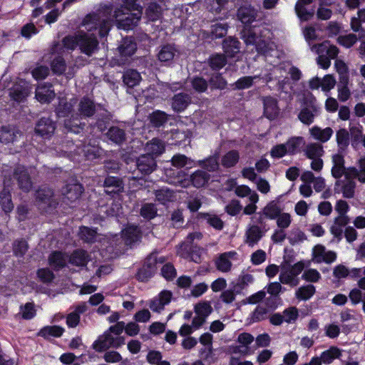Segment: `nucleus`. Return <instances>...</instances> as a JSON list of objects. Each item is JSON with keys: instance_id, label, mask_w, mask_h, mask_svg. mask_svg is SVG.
<instances>
[{"instance_id": "dca6fc26", "label": "nucleus", "mask_w": 365, "mask_h": 365, "mask_svg": "<svg viewBox=\"0 0 365 365\" xmlns=\"http://www.w3.org/2000/svg\"><path fill=\"white\" fill-rule=\"evenodd\" d=\"M281 212L282 209L279 203L275 200L270 201L259 213V222H262L264 219L275 220Z\"/></svg>"}, {"instance_id": "2eb2a0df", "label": "nucleus", "mask_w": 365, "mask_h": 365, "mask_svg": "<svg viewBox=\"0 0 365 365\" xmlns=\"http://www.w3.org/2000/svg\"><path fill=\"white\" fill-rule=\"evenodd\" d=\"M237 254L235 251L220 254L215 260L217 269L221 272H229L232 269V261L236 259Z\"/></svg>"}, {"instance_id": "4d7b16f0", "label": "nucleus", "mask_w": 365, "mask_h": 365, "mask_svg": "<svg viewBox=\"0 0 365 365\" xmlns=\"http://www.w3.org/2000/svg\"><path fill=\"white\" fill-rule=\"evenodd\" d=\"M336 143L340 150H345L349 144V133L346 129H340L336 134Z\"/></svg>"}, {"instance_id": "6e6d98bb", "label": "nucleus", "mask_w": 365, "mask_h": 365, "mask_svg": "<svg viewBox=\"0 0 365 365\" xmlns=\"http://www.w3.org/2000/svg\"><path fill=\"white\" fill-rule=\"evenodd\" d=\"M362 274L364 277H361L358 280L357 284L361 289L365 290V267L362 268H352L349 269L348 277L352 279L359 278Z\"/></svg>"}, {"instance_id": "de8ad7c7", "label": "nucleus", "mask_w": 365, "mask_h": 365, "mask_svg": "<svg viewBox=\"0 0 365 365\" xmlns=\"http://www.w3.org/2000/svg\"><path fill=\"white\" fill-rule=\"evenodd\" d=\"M305 155L309 159L321 158L324 154L323 146L319 143H310L307 145Z\"/></svg>"}, {"instance_id": "4c0bfd02", "label": "nucleus", "mask_w": 365, "mask_h": 365, "mask_svg": "<svg viewBox=\"0 0 365 365\" xmlns=\"http://www.w3.org/2000/svg\"><path fill=\"white\" fill-rule=\"evenodd\" d=\"M279 281L284 284L289 285L290 287H296L299 282L298 277L293 275L291 270L287 267H283L279 277Z\"/></svg>"}, {"instance_id": "b1692460", "label": "nucleus", "mask_w": 365, "mask_h": 365, "mask_svg": "<svg viewBox=\"0 0 365 365\" xmlns=\"http://www.w3.org/2000/svg\"><path fill=\"white\" fill-rule=\"evenodd\" d=\"M309 133L314 140L321 143H326L331 138L334 131L330 127L322 128L319 126L314 125L309 129Z\"/></svg>"}, {"instance_id": "2f4dec72", "label": "nucleus", "mask_w": 365, "mask_h": 365, "mask_svg": "<svg viewBox=\"0 0 365 365\" xmlns=\"http://www.w3.org/2000/svg\"><path fill=\"white\" fill-rule=\"evenodd\" d=\"M21 133L13 126H2L0 130V141L4 143H13Z\"/></svg>"}, {"instance_id": "f257e3e1", "label": "nucleus", "mask_w": 365, "mask_h": 365, "mask_svg": "<svg viewBox=\"0 0 365 365\" xmlns=\"http://www.w3.org/2000/svg\"><path fill=\"white\" fill-rule=\"evenodd\" d=\"M98 41L93 34H86L80 30L73 36H68L63 38L62 46L55 45L53 48L54 53H62L64 50L73 51L77 46L81 51L87 56H91L98 50Z\"/></svg>"}, {"instance_id": "4be33fe9", "label": "nucleus", "mask_w": 365, "mask_h": 365, "mask_svg": "<svg viewBox=\"0 0 365 365\" xmlns=\"http://www.w3.org/2000/svg\"><path fill=\"white\" fill-rule=\"evenodd\" d=\"M140 237V232L137 226L128 225L122 230V238L127 245H132L138 242Z\"/></svg>"}, {"instance_id": "a878e982", "label": "nucleus", "mask_w": 365, "mask_h": 365, "mask_svg": "<svg viewBox=\"0 0 365 365\" xmlns=\"http://www.w3.org/2000/svg\"><path fill=\"white\" fill-rule=\"evenodd\" d=\"M83 187L79 183H72L67 185L62 190V194L68 201L75 202L78 200L83 192Z\"/></svg>"}, {"instance_id": "473e14b6", "label": "nucleus", "mask_w": 365, "mask_h": 365, "mask_svg": "<svg viewBox=\"0 0 365 365\" xmlns=\"http://www.w3.org/2000/svg\"><path fill=\"white\" fill-rule=\"evenodd\" d=\"M145 151L147 154L151 157L158 156L165 151V144L158 138H153L151 141L146 143Z\"/></svg>"}, {"instance_id": "e433bc0d", "label": "nucleus", "mask_w": 365, "mask_h": 365, "mask_svg": "<svg viewBox=\"0 0 365 365\" xmlns=\"http://www.w3.org/2000/svg\"><path fill=\"white\" fill-rule=\"evenodd\" d=\"M29 90L28 86L24 85L16 84L10 89V96L17 102L23 101L29 95Z\"/></svg>"}, {"instance_id": "ea45409f", "label": "nucleus", "mask_w": 365, "mask_h": 365, "mask_svg": "<svg viewBox=\"0 0 365 365\" xmlns=\"http://www.w3.org/2000/svg\"><path fill=\"white\" fill-rule=\"evenodd\" d=\"M237 17L242 23L249 24L255 19L256 11L250 6H242L238 9Z\"/></svg>"}, {"instance_id": "423d86ee", "label": "nucleus", "mask_w": 365, "mask_h": 365, "mask_svg": "<svg viewBox=\"0 0 365 365\" xmlns=\"http://www.w3.org/2000/svg\"><path fill=\"white\" fill-rule=\"evenodd\" d=\"M141 11H125L122 6L115 7L112 16L116 21L118 29L123 30H131L135 27L142 16Z\"/></svg>"}, {"instance_id": "bb28decb", "label": "nucleus", "mask_w": 365, "mask_h": 365, "mask_svg": "<svg viewBox=\"0 0 365 365\" xmlns=\"http://www.w3.org/2000/svg\"><path fill=\"white\" fill-rule=\"evenodd\" d=\"M90 259L91 257L83 250H76L69 255V263L76 267H85Z\"/></svg>"}, {"instance_id": "09e8293b", "label": "nucleus", "mask_w": 365, "mask_h": 365, "mask_svg": "<svg viewBox=\"0 0 365 365\" xmlns=\"http://www.w3.org/2000/svg\"><path fill=\"white\" fill-rule=\"evenodd\" d=\"M305 142L302 137H294L290 138L285 144L288 154H294L298 153Z\"/></svg>"}, {"instance_id": "20e7f679", "label": "nucleus", "mask_w": 365, "mask_h": 365, "mask_svg": "<svg viewBox=\"0 0 365 365\" xmlns=\"http://www.w3.org/2000/svg\"><path fill=\"white\" fill-rule=\"evenodd\" d=\"M201 238L200 232H195L189 234L185 241L178 246L177 255L185 259H190L196 263L201 262L202 255L205 250L199 247L192 245L195 240H200Z\"/></svg>"}, {"instance_id": "aec40b11", "label": "nucleus", "mask_w": 365, "mask_h": 365, "mask_svg": "<svg viewBox=\"0 0 365 365\" xmlns=\"http://www.w3.org/2000/svg\"><path fill=\"white\" fill-rule=\"evenodd\" d=\"M357 166L348 168L346 176L356 178L360 182L365 183V155L358 160Z\"/></svg>"}, {"instance_id": "603ef678", "label": "nucleus", "mask_w": 365, "mask_h": 365, "mask_svg": "<svg viewBox=\"0 0 365 365\" xmlns=\"http://www.w3.org/2000/svg\"><path fill=\"white\" fill-rule=\"evenodd\" d=\"M108 138L116 144L122 143L125 139V133L118 127H111L107 133Z\"/></svg>"}, {"instance_id": "72a5a7b5", "label": "nucleus", "mask_w": 365, "mask_h": 365, "mask_svg": "<svg viewBox=\"0 0 365 365\" xmlns=\"http://www.w3.org/2000/svg\"><path fill=\"white\" fill-rule=\"evenodd\" d=\"M106 192L108 194L119 193L123 190L122 181L116 177H108L104 181Z\"/></svg>"}, {"instance_id": "a211bd4d", "label": "nucleus", "mask_w": 365, "mask_h": 365, "mask_svg": "<svg viewBox=\"0 0 365 365\" xmlns=\"http://www.w3.org/2000/svg\"><path fill=\"white\" fill-rule=\"evenodd\" d=\"M264 235L261 227L258 225H249L245 231V242L250 247H253L257 244Z\"/></svg>"}, {"instance_id": "5fc2aeb1", "label": "nucleus", "mask_w": 365, "mask_h": 365, "mask_svg": "<svg viewBox=\"0 0 365 365\" xmlns=\"http://www.w3.org/2000/svg\"><path fill=\"white\" fill-rule=\"evenodd\" d=\"M200 215L207 224L215 229L220 230L223 228L224 223L217 215L210 213H201Z\"/></svg>"}, {"instance_id": "c756f323", "label": "nucleus", "mask_w": 365, "mask_h": 365, "mask_svg": "<svg viewBox=\"0 0 365 365\" xmlns=\"http://www.w3.org/2000/svg\"><path fill=\"white\" fill-rule=\"evenodd\" d=\"M332 176L335 178H340L343 175L346 176L347 169L344 167V157L341 155L335 154L332 157Z\"/></svg>"}, {"instance_id": "f3484780", "label": "nucleus", "mask_w": 365, "mask_h": 365, "mask_svg": "<svg viewBox=\"0 0 365 365\" xmlns=\"http://www.w3.org/2000/svg\"><path fill=\"white\" fill-rule=\"evenodd\" d=\"M178 56L179 51L173 44L162 46L158 53V60L165 63H170Z\"/></svg>"}, {"instance_id": "c03bdc74", "label": "nucleus", "mask_w": 365, "mask_h": 365, "mask_svg": "<svg viewBox=\"0 0 365 365\" xmlns=\"http://www.w3.org/2000/svg\"><path fill=\"white\" fill-rule=\"evenodd\" d=\"M240 42L234 38L229 37L223 41V49L229 56H234L240 51Z\"/></svg>"}, {"instance_id": "1a4fd4ad", "label": "nucleus", "mask_w": 365, "mask_h": 365, "mask_svg": "<svg viewBox=\"0 0 365 365\" xmlns=\"http://www.w3.org/2000/svg\"><path fill=\"white\" fill-rule=\"evenodd\" d=\"M194 312L195 316L192 319L193 326L195 327V329H199L212 312V307L210 302H199L195 305Z\"/></svg>"}, {"instance_id": "5701e85b", "label": "nucleus", "mask_w": 365, "mask_h": 365, "mask_svg": "<svg viewBox=\"0 0 365 365\" xmlns=\"http://www.w3.org/2000/svg\"><path fill=\"white\" fill-rule=\"evenodd\" d=\"M54 130V123L49 118H42L36 126V133L45 138H49Z\"/></svg>"}, {"instance_id": "a18cd8bd", "label": "nucleus", "mask_w": 365, "mask_h": 365, "mask_svg": "<svg viewBox=\"0 0 365 365\" xmlns=\"http://www.w3.org/2000/svg\"><path fill=\"white\" fill-rule=\"evenodd\" d=\"M240 153L237 150H232L226 153L221 159V163L225 168H232L239 161Z\"/></svg>"}, {"instance_id": "cd10ccee", "label": "nucleus", "mask_w": 365, "mask_h": 365, "mask_svg": "<svg viewBox=\"0 0 365 365\" xmlns=\"http://www.w3.org/2000/svg\"><path fill=\"white\" fill-rule=\"evenodd\" d=\"M263 103L265 116L270 120L274 119L279 114L277 100L271 96H267L264 98Z\"/></svg>"}, {"instance_id": "864d4df0", "label": "nucleus", "mask_w": 365, "mask_h": 365, "mask_svg": "<svg viewBox=\"0 0 365 365\" xmlns=\"http://www.w3.org/2000/svg\"><path fill=\"white\" fill-rule=\"evenodd\" d=\"M282 70H288V73L290 75L291 78L293 81H299L302 77V72L297 67L286 65L284 63L279 65V66L274 67V71L279 72L281 73Z\"/></svg>"}, {"instance_id": "680f3d73", "label": "nucleus", "mask_w": 365, "mask_h": 365, "mask_svg": "<svg viewBox=\"0 0 365 365\" xmlns=\"http://www.w3.org/2000/svg\"><path fill=\"white\" fill-rule=\"evenodd\" d=\"M52 196V190L46 187H42L36 192V200L41 203L51 205Z\"/></svg>"}, {"instance_id": "ddd939ff", "label": "nucleus", "mask_w": 365, "mask_h": 365, "mask_svg": "<svg viewBox=\"0 0 365 365\" xmlns=\"http://www.w3.org/2000/svg\"><path fill=\"white\" fill-rule=\"evenodd\" d=\"M172 297L173 294L170 291L163 290L150 301V309L154 312L160 313L165 307L171 302Z\"/></svg>"}, {"instance_id": "13d9d810", "label": "nucleus", "mask_w": 365, "mask_h": 365, "mask_svg": "<svg viewBox=\"0 0 365 365\" xmlns=\"http://www.w3.org/2000/svg\"><path fill=\"white\" fill-rule=\"evenodd\" d=\"M258 76H243L240 78H239L235 83V89L237 90H243L250 88L255 80L258 78Z\"/></svg>"}, {"instance_id": "39448f33", "label": "nucleus", "mask_w": 365, "mask_h": 365, "mask_svg": "<svg viewBox=\"0 0 365 365\" xmlns=\"http://www.w3.org/2000/svg\"><path fill=\"white\" fill-rule=\"evenodd\" d=\"M210 175L201 170H197L194 172L189 178H187V174L182 170L177 172L176 177L170 180V183L179 185L182 187H187L190 184L197 188L205 186L210 180Z\"/></svg>"}, {"instance_id": "7c9ffc66", "label": "nucleus", "mask_w": 365, "mask_h": 365, "mask_svg": "<svg viewBox=\"0 0 365 365\" xmlns=\"http://www.w3.org/2000/svg\"><path fill=\"white\" fill-rule=\"evenodd\" d=\"M312 50L317 53H326V56L330 59L335 58L339 53L338 48L336 46L329 44L327 41L313 46Z\"/></svg>"}, {"instance_id": "f704fd0d", "label": "nucleus", "mask_w": 365, "mask_h": 365, "mask_svg": "<svg viewBox=\"0 0 365 365\" xmlns=\"http://www.w3.org/2000/svg\"><path fill=\"white\" fill-rule=\"evenodd\" d=\"M49 263L55 269H60L69 263V256L61 252H54L49 257Z\"/></svg>"}, {"instance_id": "9d476101", "label": "nucleus", "mask_w": 365, "mask_h": 365, "mask_svg": "<svg viewBox=\"0 0 365 365\" xmlns=\"http://www.w3.org/2000/svg\"><path fill=\"white\" fill-rule=\"evenodd\" d=\"M120 63H125L136 51L137 44L131 38L123 39L118 47Z\"/></svg>"}, {"instance_id": "bf43d9fd", "label": "nucleus", "mask_w": 365, "mask_h": 365, "mask_svg": "<svg viewBox=\"0 0 365 365\" xmlns=\"http://www.w3.org/2000/svg\"><path fill=\"white\" fill-rule=\"evenodd\" d=\"M93 103L88 98H83L79 105L80 114L83 116H91L94 113Z\"/></svg>"}, {"instance_id": "58836bf2", "label": "nucleus", "mask_w": 365, "mask_h": 365, "mask_svg": "<svg viewBox=\"0 0 365 365\" xmlns=\"http://www.w3.org/2000/svg\"><path fill=\"white\" fill-rule=\"evenodd\" d=\"M172 165L178 168L186 167L187 169H190L195 167V162L182 154L175 155L171 159Z\"/></svg>"}, {"instance_id": "e2e57ef3", "label": "nucleus", "mask_w": 365, "mask_h": 365, "mask_svg": "<svg viewBox=\"0 0 365 365\" xmlns=\"http://www.w3.org/2000/svg\"><path fill=\"white\" fill-rule=\"evenodd\" d=\"M209 62L212 69L220 70L226 64L227 60L223 54L217 53L210 56Z\"/></svg>"}, {"instance_id": "c85d7f7f", "label": "nucleus", "mask_w": 365, "mask_h": 365, "mask_svg": "<svg viewBox=\"0 0 365 365\" xmlns=\"http://www.w3.org/2000/svg\"><path fill=\"white\" fill-rule=\"evenodd\" d=\"M9 186V181L4 180V188L2 192L0 194V204L2 210L6 212L9 213L14 209V205L11 201V196L10 190L8 188Z\"/></svg>"}, {"instance_id": "c9c22d12", "label": "nucleus", "mask_w": 365, "mask_h": 365, "mask_svg": "<svg viewBox=\"0 0 365 365\" xmlns=\"http://www.w3.org/2000/svg\"><path fill=\"white\" fill-rule=\"evenodd\" d=\"M190 101V97L188 95L178 93L173 98L172 108L176 112H181L187 107Z\"/></svg>"}, {"instance_id": "a19ab883", "label": "nucleus", "mask_w": 365, "mask_h": 365, "mask_svg": "<svg viewBox=\"0 0 365 365\" xmlns=\"http://www.w3.org/2000/svg\"><path fill=\"white\" fill-rule=\"evenodd\" d=\"M348 83L349 76L340 78L338 85V98L340 101H346L351 96V91L347 86Z\"/></svg>"}, {"instance_id": "0eeeda50", "label": "nucleus", "mask_w": 365, "mask_h": 365, "mask_svg": "<svg viewBox=\"0 0 365 365\" xmlns=\"http://www.w3.org/2000/svg\"><path fill=\"white\" fill-rule=\"evenodd\" d=\"M125 339L123 336H114L109 332H105L93 344V349L97 351H103L110 347L118 348L124 344Z\"/></svg>"}, {"instance_id": "7ed1b4c3", "label": "nucleus", "mask_w": 365, "mask_h": 365, "mask_svg": "<svg viewBox=\"0 0 365 365\" xmlns=\"http://www.w3.org/2000/svg\"><path fill=\"white\" fill-rule=\"evenodd\" d=\"M112 8L106 5L96 12L88 14L83 19L81 26L89 32L98 30L99 36L104 37L112 26Z\"/></svg>"}, {"instance_id": "49530a36", "label": "nucleus", "mask_w": 365, "mask_h": 365, "mask_svg": "<svg viewBox=\"0 0 365 365\" xmlns=\"http://www.w3.org/2000/svg\"><path fill=\"white\" fill-rule=\"evenodd\" d=\"M315 292L316 289L314 285L307 284L298 288L295 292V296L298 299L307 301L314 294Z\"/></svg>"}, {"instance_id": "3c124183", "label": "nucleus", "mask_w": 365, "mask_h": 365, "mask_svg": "<svg viewBox=\"0 0 365 365\" xmlns=\"http://www.w3.org/2000/svg\"><path fill=\"white\" fill-rule=\"evenodd\" d=\"M197 165L201 166L210 172L215 171L217 170L219 167L218 157L217 155H212L207 159L198 160L195 162V166Z\"/></svg>"}, {"instance_id": "338daca9", "label": "nucleus", "mask_w": 365, "mask_h": 365, "mask_svg": "<svg viewBox=\"0 0 365 365\" xmlns=\"http://www.w3.org/2000/svg\"><path fill=\"white\" fill-rule=\"evenodd\" d=\"M157 214V209L153 203H145L140 209V215L145 219H153Z\"/></svg>"}, {"instance_id": "412c9836", "label": "nucleus", "mask_w": 365, "mask_h": 365, "mask_svg": "<svg viewBox=\"0 0 365 365\" xmlns=\"http://www.w3.org/2000/svg\"><path fill=\"white\" fill-rule=\"evenodd\" d=\"M51 84H39L36 89V98L41 103H48L55 97V92Z\"/></svg>"}, {"instance_id": "6ab92c4d", "label": "nucleus", "mask_w": 365, "mask_h": 365, "mask_svg": "<svg viewBox=\"0 0 365 365\" xmlns=\"http://www.w3.org/2000/svg\"><path fill=\"white\" fill-rule=\"evenodd\" d=\"M15 178L17 180L20 189L28 192L32 185L29 173L24 166H18L14 171Z\"/></svg>"}, {"instance_id": "4468645a", "label": "nucleus", "mask_w": 365, "mask_h": 365, "mask_svg": "<svg viewBox=\"0 0 365 365\" xmlns=\"http://www.w3.org/2000/svg\"><path fill=\"white\" fill-rule=\"evenodd\" d=\"M165 262L163 257H158L155 254H151L145 260L143 267L140 270L138 277L143 280L141 277L142 274H145V278L150 277L152 274L157 269L158 264H163Z\"/></svg>"}, {"instance_id": "69168bd1", "label": "nucleus", "mask_w": 365, "mask_h": 365, "mask_svg": "<svg viewBox=\"0 0 365 365\" xmlns=\"http://www.w3.org/2000/svg\"><path fill=\"white\" fill-rule=\"evenodd\" d=\"M150 123L155 127L163 125L167 120V114L160 110L154 111L150 115Z\"/></svg>"}, {"instance_id": "8fccbe9b", "label": "nucleus", "mask_w": 365, "mask_h": 365, "mask_svg": "<svg viewBox=\"0 0 365 365\" xmlns=\"http://www.w3.org/2000/svg\"><path fill=\"white\" fill-rule=\"evenodd\" d=\"M63 328L59 326H46L40 330L38 335L44 338L50 336L59 337L63 334Z\"/></svg>"}, {"instance_id": "f03ea898", "label": "nucleus", "mask_w": 365, "mask_h": 365, "mask_svg": "<svg viewBox=\"0 0 365 365\" xmlns=\"http://www.w3.org/2000/svg\"><path fill=\"white\" fill-rule=\"evenodd\" d=\"M264 33H269V31L268 30L262 31L256 27H245L242 31V38L246 44L255 45L257 52L264 55L267 61H269L270 63H277L276 60L269 61V58H278L279 52L273 42L262 38L263 35L265 36Z\"/></svg>"}, {"instance_id": "79ce46f5", "label": "nucleus", "mask_w": 365, "mask_h": 365, "mask_svg": "<svg viewBox=\"0 0 365 365\" xmlns=\"http://www.w3.org/2000/svg\"><path fill=\"white\" fill-rule=\"evenodd\" d=\"M123 78L124 83L130 88L137 86L141 81L140 74L133 69L126 71Z\"/></svg>"}, {"instance_id": "0e129e2a", "label": "nucleus", "mask_w": 365, "mask_h": 365, "mask_svg": "<svg viewBox=\"0 0 365 365\" xmlns=\"http://www.w3.org/2000/svg\"><path fill=\"white\" fill-rule=\"evenodd\" d=\"M82 151L84 153L85 157L88 160H93L101 154V149L97 145H84Z\"/></svg>"}, {"instance_id": "393cba45", "label": "nucleus", "mask_w": 365, "mask_h": 365, "mask_svg": "<svg viewBox=\"0 0 365 365\" xmlns=\"http://www.w3.org/2000/svg\"><path fill=\"white\" fill-rule=\"evenodd\" d=\"M137 167L140 173L148 175L155 170L156 162L153 157L143 155L138 159Z\"/></svg>"}, {"instance_id": "37998d69", "label": "nucleus", "mask_w": 365, "mask_h": 365, "mask_svg": "<svg viewBox=\"0 0 365 365\" xmlns=\"http://www.w3.org/2000/svg\"><path fill=\"white\" fill-rule=\"evenodd\" d=\"M341 355V351L339 348L331 346L321 354L320 359L324 364H329L334 359L339 358Z\"/></svg>"}, {"instance_id": "9b49d317", "label": "nucleus", "mask_w": 365, "mask_h": 365, "mask_svg": "<svg viewBox=\"0 0 365 365\" xmlns=\"http://www.w3.org/2000/svg\"><path fill=\"white\" fill-rule=\"evenodd\" d=\"M344 177V180H338L336 182L334 190L338 193H342L346 198H351L354 196L356 182L354 179L356 178Z\"/></svg>"}, {"instance_id": "6e6552de", "label": "nucleus", "mask_w": 365, "mask_h": 365, "mask_svg": "<svg viewBox=\"0 0 365 365\" xmlns=\"http://www.w3.org/2000/svg\"><path fill=\"white\" fill-rule=\"evenodd\" d=\"M320 107L313 99L304 103L298 114V118L303 124L309 125L314 123V118L320 114Z\"/></svg>"}, {"instance_id": "774afa93", "label": "nucleus", "mask_w": 365, "mask_h": 365, "mask_svg": "<svg viewBox=\"0 0 365 365\" xmlns=\"http://www.w3.org/2000/svg\"><path fill=\"white\" fill-rule=\"evenodd\" d=\"M145 14L149 20L155 21L161 15V9L156 3H150L146 9Z\"/></svg>"}, {"instance_id": "f8f14e48", "label": "nucleus", "mask_w": 365, "mask_h": 365, "mask_svg": "<svg viewBox=\"0 0 365 365\" xmlns=\"http://www.w3.org/2000/svg\"><path fill=\"white\" fill-rule=\"evenodd\" d=\"M336 254L333 251H327L324 246L317 245L312 250V260L316 263H331L336 260Z\"/></svg>"}, {"instance_id": "052dcab7", "label": "nucleus", "mask_w": 365, "mask_h": 365, "mask_svg": "<svg viewBox=\"0 0 365 365\" xmlns=\"http://www.w3.org/2000/svg\"><path fill=\"white\" fill-rule=\"evenodd\" d=\"M155 197L158 201L163 204L172 201L174 198V194L172 190L168 187H163L155 192Z\"/></svg>"}]
</instances>
